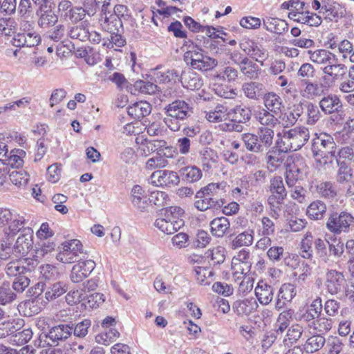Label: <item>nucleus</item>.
<instances>
[{"instance_id": "09e8293b", "label": "nucleus", "mask_w": 354, "mask_h": 354, "mask_svg": "<svg viewBox=\"0 0 354 354\" xmlns=\"http://www.w3.org/2000/svg\"><path fill=\"white\" fill-rule=\"evenodd\" d=\"M333 323L331 319L322 317L320 315L313 322H311L308 328L320 334H324L328 333L331 329Z\"/></svg>"}, {"instance_id": "a18cd8bd", "label": "nucleus", "mask_w": 354, "mask_h": 354, "mask_svg": "<svg viewBox=\"0 0 354 354\" xmlns=\"http://www.w3.org/2000/svg\"><path fill=\"white\" fill-rule=\"evenodd\" d=\"M251 264L238 262L232 259V271L235 281H241L240 286L243 284L245 277L250 272Z\"/></svg>"}, {"instance_id": "5701e85b", "label": "nucleus", "mask_w": 354, "mask_h": 354, "mask_svg": "<svg viewBox=\"0 0 354 354\" xmlns=\"http://www.w3.org/2000/svg\"><path fill=\"white\" fill-rule=\"evenodd\" d=\"M296 295V290L291 283L283 284L278 292L274 308L277 310L283 308Z\"/></svg>"}, {"instance_id": "a19ab883", "label": "nucleus", "mask_w": 354, "mask_h": 354, "mask_svg": "<svg viewBox=\"0 0 354 354\" xmlns=\"http://www.w3.org/2000/svg\"><path fill=\"white\" fill-rule=\"evenodd\" d=\"M128 114L132 118L140 120L151 113V106L146 102H139L128 107Z\"/></svg>"}, {"instance_id": "603ef678", "label": "nucleus", "mask_w": 354, "mask_h": 354, "mask_svg": "<svg viewBox=\"0 0 354 354\" xmlns=\"http://www.w3.org/2000/svg\"><path fill=\"white\" fill-rule=\"evenodd\" d=\"M17 23L13 17L0 19V35L7 37L14 36L16 33Z\"/></svg>"}, {"instance_id": "f03ea898", "label": "nucleus", "mask_w": 354, "mask_h": 354, "mask_svg": "<svg viewBox=\"0 0 354 354\" xmlns=\"http://www.w3.org/2000/svg\"><path fill=\"white\" fill-rule=\"evenodd\" d=\"M310 138L309 131L306 127H301L283 131L277 134L275 145L281 151L288 152L301 149Z\"/></svg>"}, {"instance_id": "4d7b16f0", "label": "nucleus", "mask_w": 354, "mask_h": 354, "mask_svg": "<svg viewBox=\"0 0 354 354\" xmlns=\"http://www.w3.org/2000/svg\"><path fill=\"white\" fill-rule=\"evenodd\" d=\"M241 137L247 150L255 153H261L257 134L247 133L242 134Z\"/></svg>"}, {"instance_id": "f3484780", "label": "nucleus", "mask_w": 354, "mask_h": 354, "mask_svg": "<svg viewBox=\"0 0 354 354\" xmlns=\"http://www.w3.org/2000/svg\"><path fill=\"white\" fill-rule=\"evenodd\" d=\"M131 201L133 207L138 211L148 212L150 207L149 196L140 185H134L131 192Z\"/></svg>"}, {"instance_id": "13d9d810", "label": "nucleus", "mask_w": 354, "mask_h": 354, "mask_svg": "<svg viewBox=\"0 0 354 354\" xmlns=\"http://www.w3.org/2000/svg\"><path fill=\"white\" fill-rule=\"evenodd\" d=\"M67 290L66 284L64 282L58 281L50 284L45 292V298L48 301L55 299L64 295Z\"/></svg>"}, {"instance_id": "2f4dec72", "label": "nucleus", "mask_w": 354, "mask_h": 354, "mask_svg": "<svg viewBox=\"0 0 354 354\" xmlns=\"http://www.w3.org/2000/svg\"><path fill=\"white\" fill-rule=\"evenodd\" d=\"M290 15H292L290 19L302 24H306L309 26L317 27L321 25L322 22L320 16L309 11H305L303 14Z\"/></svg>"}, {"instance_id": "79ce46f5", "label": "nucleus", "mask_w": 354, "mask_h": 354, "mask_svg": "<svg viewBox=\"0 0 354 354\" xmlns=\"http://www.w3.org/2000/svg\"><path fill=\"white\" fill-rule=\"evenodd\" d=\"M228 117L232 118V122H247L250 119L251 111L245 106L236 105L228 109Z\"/></svg>"}, {"instance_id": "aec40b11", "label": "nucleus", "mask_w": 354, "mask_h": 354, "mask_svg": "<svg viewBox=\"0 0 354 354\" xmlns=\"http://www.w3.org/2000/svg\"><path fill=\"white\" fill-rule=\"evenodd\" d=\"M154 225L162 232L167 234H171L180 230L184 225L183 220H172L166 218V215L161 213L160 216L156 218Z\"/></svg>"}, {"instance_id": "de8ad7c7", "label": "nucleus", "mask_w": 354, "mask_h": 354, "mask_svg": "<svg viewBox=\"0 0 354 354\" xmlns=\"http://www.w3.org/2000/svg\"><path fill=\"white\" fill-rule=\"evenodd\" d=\"M245 62L239 67V70L243 75L251 80H257L261 74V68L253 61L245 59Z\"/></svg>"}, {"instance_id": "bb28decb", "label": "nucleus", "mask_w": 354, "mask_h": 354, "mask_svg": "<svg viewBox=\"0 0 354 354\" xmlns=\"http://www.w3.org/2000/svg\"><path fill=\"white\" fill-rule=\"evenodd\" d=\"M263 26L268 32L277 35H281L288 30V24L285 20L271 17L263 18Z\"/></svg>"}, {"instance_id": "423d86ee", "label": "nucleus", "mask_w": 354, "mask_h": 354, "mask_svg": "<svg viewBox=\"0 0 354 354\" xmlns=\"http://www.w3.org/2000/svg\"><path fill=\"white\" fill-rule=\"evenodd\" d=\"M354 224V216L346 211H330L326 223V227L333 234L347 233Z\"/></svg>"}, {"instance_id": "680f3d73", "label": "nucleus", "mask_w": 354, "mask_h": 354, "mask_svg": "<svg viewBox=\"0 0 354 354\" xmlns=\"http://www.w3.org/2000/svg\"><path fill=\"white\" fill-rule=\"evenodd\" d=\"M25 153L23 150L18 149L17 151H11L8 154V157H6V159L3 160L4 161L3 165L7 167H11L12 168L16 167L18 168L22 166L24 160L21 158V156Z\"/></svg>"}, {"instance_id": "473e14b6", "label": "nucleus", "mask_w": 354, "mask_h": 354, "mask_svg": "<svg viewBox=\"0 0 354 354\" xmlns=\"http://www.w3.org/2000/svg\"><path fill=\"white\" fill-rule=\"evenodd\" d=\"M180 78L183 87L189 90H198L203 84L200 75L193 71L183 72Z\"/></svg>"}, {"instance_id": "774afa93", "label": "nucleus", "mask_w": 354, "mask_h": 354, "mask_svg": "<svg viewBox=\"0 0 354 354\" xmlns=\"http://www.w3.org/2000/svg\"><path fill=\"white\" fill-rule=\"evenodd\" d=\"M317 191L321 196L328 199L333 198L337 195L335 186L330 181L321 183L317 185Z\"/></svg>"}, {"instance_id": "bf43d9fd", "label": "nucleus", "mask_w": 354, "mask_h": 354, "mask_svg": "<svg viewBox=\"0 0 354 354\" xmlns=\"http://www.w3.org/2000/svg\"><path fill=\"white\" fill-rule=\"evenodd\" d=\"M253 234L252 230L245 231L239 234L232 242V248L236 249L243 246L251 245L254 239Z\"/></svg>"}, {"instance_id": "b1692460", "label": "nucleus", "mask_w": 354, "mask_h": 354, "mask_svg": "<svg viewBox=\"0 0 354 354\" xmlns=\"http://www.w3.org/2000/svg\"><path fill=\"white\" fill-rule=\"evenodd\" d=\"M228 187L227 183L224 181L217 183H209L199 190V195L203 196L205 193L213 198H220L222 199L223 201H225L224 196L226 194Z\"/></svg>"}, {"instance_id": "c756f323", "label": "nucleus", "mask_w": 354, "mask_h": 354, "mask_svg": "<svg viewBox=\"0 0 354 354\" xmlns=\"http://www.w3.org/2000/svg\"><path fill=\"white\" fill-rule=\"evenodd\" d=\"M140 150L142 151V154L148 156L149 153L155 152H163V149H171L167 147L166 141L163 140H148L145 139L142 140L140 145Z\"/></svg>"}, {"instance_id": "7c9ffc66", "label": "nucleus", "mask_w": 354, "mask_h": 354, "mask_svg": "<svg viewBox=\"0 0 354 354\" xmlns=\"http://www.w3.org/2000/svg\"><path fill=\"white\" fill-rule=\"evenodd\" d=\"M257 134L258 136L261 153L268 151L274 143V130L270 127H260Z\"/></svg>"}, {"instance_id": "f8f14e48", "label": "nucleus", "mask_w": 354, "mask_h": 354, "mask_svg": "<svg viewBox=\"0 0 354 354\" xmlns=\"http://www.w3.org/2000/svg\"><path fill=\"white\" fill-rule=\"evenodd\" d=\"M241 48L251 58L263 66V62L268 57V50L254 41L247 40L240 44Z\"/></svg>"}, {"instance_id": "338daca9", "label": "nucleus", "mask_w": 354, "mask_h": 354, "mask_svg": "<svg viewBox=\"0 0 354 354\" xmlns=\"http://www.w3.org/2000/svg\"><path fill=\"white\" fill-rule=\"evenodd\" d=\"M91 326V321L89 319H84L75 324L71 325L73 326L74 336L78 338H84L88 335Z\"/></svg>"}, {"instance_id": "39448f33", "label": "nucleus", "mask_w": 354, "mask_h": 354, "mask_svg": "<svg viewBox=\"0 0 354 354\" xmlns=\"http://www.w3.org/2000/svg\"><path fill=\"white\" fill-rule=\"evenodd\" d=\"M188 50L184 54V60L187 65L194 69L208 71L214 68L218 64V61L203 54V50L196 45L189 46Z\"/></svg>"}, {"instance_id": "4c0bfd02", "label": "nucleus", "mask_w": 354, "mask_h": 354, "mask_svg": "<svg viewBox=\"0 0 354 354\" xmlns=\"http://www.w3.org/2000/svg\"><path fill=\"white\" fill-rule=\"evenodd\" d=\"M304 106L306 110L304 118L306 124L308 125L315 124L322 117L319 106L310 101H306Z\"/></svg>"}, {"instance_id": "6e6d98bb", "label": "nucleus", "mask_w": 354, "mask_h": 354, "mask_svg": "<svg viewBox=\"0 0 354 354\" xmlns=\"http://www.w3.org/2000/svg\"><path fill=\"white\" fill-rule=\"evenodd\" d=\"M180 174L183 180L188 183H195L202 177V172L196 166L185 167L180 169Z\"/></svg>"}, {"instance_id": "9b49d317", "label": "nucleus", "mask_w": 354, "mask_h": 354, "mask_svg": "<svg viewBox=\"0 0 354 354\" xmlns=\"http://www.w3.org/2000/svg\"><path fill=\"white\" fill-rule=\"evenodd\" d=\"M151 183L158 187H172L177 185L180 178L176 172L169 170H157L150 177Z\"/></svg>"}, {"instance_id": "0e129e2a", "label": "nucleus", "mask_w": 354, "mask_h": 354, "mask_svg": "<svg viewBox=\"0 0 354 354\" xmlns=\"http://www.w3.org/2000/svg\"><path fill=\"white\" fill-rule=\"evenodd\" d=\"M119 332L113 328L106 329L104 333H102L95 337V341L98 344L104 345H109L113 342L115 341L119 337Z\"/></svg>"}, {"instance_id": "052dcab7", "label": "nucleus", "mask_w": 354, "mask_h": 354, "mask_svg": "<svg viewBox=\"0 0 354 354\" xmlns=\"http://www.w3.org/2000/svg\"><path fill=\"white\" fill-rule=\"evenodd\" d=\"M277 197H271L268 196V204L269 205L270 210V216L277 220L279 218L281 211H282V205L283 203L284 199L283 198Z\"/></svg>"}, {"instance_id": "a211bd4d", "label": "nucleus", "mask_w": 354, "mask_h": 354, "mask_svg": "<svg viewBox=\"0 0 354 354\" xmlns=\"http://www.w3.org/2000/svg\"><path fill=\"white\" fill-rule=\"evenodd\" d=\"M35 15L37 18V26L43 29L54 26L58 21V16L53 10L50 6L46 8L36 9Z\"/></svg>"}, {"instance_id": "69168bd1", "label": "nucleus", "mask_w": 354, "mask_h": 354, "mask_svg": "<svg viewBox=\"0 0 354 354\" xmlns=\"http://www.w3.org/2000/svg\"><path fill=\"white\" fill-rule=\"evenodd\" d=\"M9 177L12 183L19 188L25 187L29 180V175L24 171H12Z\"/></svg>"}, {"instance_id": "c85d7f7f", "label": "nucleus", "mask_w": 354, "mask_h": 354, "mask_svg": "<svg viewBox=\"0 0 354 354\" xmlns=\"http://www.w3.org/2000/svg\"><path fill=\"white\" fill-rule=\"evenodd\" d=\"M258 304L253 298L237 300L233 304L232 308L238 315H249L258 308Z\"/></svg>"}, {"instance_id": "9d476101", "label": "nucleus", "mask_w": 354, "mask_h": 354, "mask_svg": "<svg viewBox=\"0 0 354 354\" xmlns=\"http://www.w3.org/2000/svg\"><path fill=\"white\" fill-rule=\"evenodd\" d=\"M329 87L330 85L317 81L301 80L299 94L304 99L313 100L324 95Z\"/></svg>"}, {"instance_id": "ddd939ff", "label": "nucleus", "mask_w": 354, "mask_h": 354, "mask_svg": "<svg viewBox=\"0 0 354 354\" xmlns=\"http://www.w3.org/2000/svg\"><path fill=\"white\" fill-rule=\"evenodd\" d=\"M95 268V263L93 260L78 261L75 264L71 271L70 279L73 283H80L87 278Z\"/></svg>"}, {"instance_id": "393cba45", "label": "nucleus", "mask_w": 354, "mask_h": 354, "mask_svg": "<svg viewBox=\"0 0 354 354\" xmlns=\"http://www.w3.org/2000/svg\"><path fill=\"white\" fill-rule=\"evenodd\" d=\"M263 105L266 110L279 115L283 108L282 98L277 93L271 91L264 93L263 97Z\"/></svg>"}, {"instance_id": "f257e3e1", "label": "nucleus", "mask_w": 354, "mask_h": 354, "mask_svg": "<svg viewBox=\"0 0 354 354\" xmlns=\"http://www.w3.org/2000/svg\"><path fill=\"white\" fill-rule=\"evenodd\" d=\"M163 122L172 131L180 130L182 123L193 114V107L183 100H176L164 109Z\"/></svg>"}, {"instance_id": "4be33fe9", "label": "nucleus", "mask_w": 354, "mask_h": 354, "mask_svg": "<svg viewBox=\"0 0 354 354\" xmlns=\"http://www.w3.org/2000/svg\"><path fill=\"white\" fill-rule=\"evenodd\" d=\"M197 200L194 203V207L199 211L204 212L209 209H219L226 203L220 198H213L204 193V195H199V191L196 194Z\"/></svg>"}, {"instance_id": "c9c22d12", "label": "nucleus", "mask_w": 354, "mask_h": 354, "mask_svg": "<svg viewBox=\"0 0 354 354\" xmlns=\"http://www.w3.org/2000/svg\"><path fill=\"white\" fill-rule=\"evenodd\" d=\"M304 328L299 324H293L290 326L284 335L282 342L285 346H290L296 343L302 336Z\"/></svg>"}, {"instance_id": "5fc2aeb1", "label": "nucleus", "mask_w": 354, "mask_h": 354, "mask_svg": "<svg viewBox=\"0 0 354 354\" xmlns=\"http://www.w3.org/2000/svg\"><path fill=\"white\" fill-rule=\"evenodd\" d=\"M326 212V205L321 201H316L308 207L307 214L310 218L319 220L324 218Z\"/></svg>"}, {"instance_id": "3c124183", "label": "nucleus", "mask_w": 354, "mask_h": 354, "mask_svg": "<svg viewBox=\"0 0 354 354\" xmlns=\"http://www.w3.org/2000/svg\"><path fill=\"white\" fill-rule=\"evenodd\" d=\"M322 13L326 15V19L332 20L339 15H342V7L333 0H324Z\"/></svg>"}, {"instance_id": "c03bdc74", "label": "nucleus", "mask_w": 354, "mask_h": 354, "mask_svg": "<svg viewBox=\"0 0 354 354\" xmlns=\"http://www.w3.org/2000/svg\"><path fill=\"white\" fill-rule=\"evenodd\" d=\"M309 53L310 59L318 64H325L326 66L331 64L332 60L335 59V55L324 49L317 50L313 52L309 51Z\"/></svg>"}, {"instance_id": "7ed1b4c3", "label": "nucleus", "mask_w": 354, "mask_h": 354, "mask_svg": "<svg viewBox=\"0 0 354 354\" xmlns=\"http://www.w3.org/2000/svg\"><path fill=\"white\" fill-rule=\"evenodd\" d=\"M313 245L315 246L317 257L325 263L328 262V255L326 241L321 238L314 239L312 233L308 232L299 245V254L304 259H312L313 257Z\"/></svg>"}, {"instance_id": "58836bf2", "label": "nucleus", "mask_w": 354, "mask_h": 354, "mask_svg": "<svg viewBox=\"0 0 354 354\" xmlns=\"http://www.w3.org/2000/svg\"><path fill=\"white\" fill-rule=\"evenodd\" d=\"M205 112V118L210 122H220L228 117V108L221 104H218L212 110Z\"/></svg>"}, {"instance_id": "f704fd0d", "label": "nucleus", "mask_w": 354, "mask_h": 354, "mask_svg": "<svg viewBox=\"0 0 354 354\" xmlns=\"http://www.w3.org/2000/svg\"><path fill=\"white\" fill-rule=\"evenodd\" d=\"M5 271L8 276L16 278L30 274L32 271V266L26 267L20 261H10L6 265Z\"/></svg>"}, {"instance_id": "a878e982", "label": "nucleus", "mask_w": 354, "mask_h": 354, "mask_svg": "<svg viewBox=\"0 0 354 354\" xmlns=\"http://www.w3.org/2000/svg\"><path fill=\"white\" fill-rule=\"evenodd\" d=\"M255 295L262 305L269 304L273 299L274 288L263 281H260L254 290Z\"/></svg>"}, {"instance_id": "6ab92c4d", "label": "nucleus", "mask_w": 354, "mask_h": 354, "mask_svg": "<svg viewBox=\"0 0 354 354\" xmlns=\"http://www.w3.org/2000/svg\"><path fill=\"white\" fill-rule=\"evenodd\" d=\"M319 107L326 115L339 113L342 111V103L339 97L335 94L324 96L319 102Z\"/></svg>"}, {"instance_id": "e2e57ef3", "label": "nucleus", "mask_w": 354, "mask_h": 354, "mask_svg": "<svg viewBox=\"0 0 354 354\" xmlns=\"http://www.w3.org/2000/svg\"><path fill=\"white\" fill-rule=\"evenodd\" d=\"M300 169L295 164L288 165L285 174L286 183L289 187H294L300 178Z\"/></svg>"}, {"instance_id": "0eeeda50", "label": "nucleus", "mask_w": 354, "mask_h": 354, "mask_svg": "<svg viewBox=\"0 0 354 354\" xmlns=\"http://www.w3.org/2000/svg\"><path fill=\"white\" fill-rule=\"evenodd\" d=\"M336 144L333 138L327 133H322L313 140L312 152L315 157L320 156L326 163L328 156L335 155Z\"/></svg>"}, {"instance_id": "37998d69", "label": "nucleus", "mask_w": 354, "mask_h": 354, "mask_svg": "<svg viewBox=\"0 0 354 354\" xmlns=\"http://www.w3.org/2000/svg\"><path fill=\"white\" fill-rule=\"evenodd\" d=\"M328 65L325 66L322 68V71L324 74L332 77L333 82L339 80L345 75L347 71V67L343 64H336L333 62Z\"/></svg>"}, {"instance_id": "cd10ccee", "label": "nucleus", "mask_w": 354, "mask_h": 354, "mask_svg": "<svg viewBox=\"0 0 354 354\" xmlns=\"http://www.w3.org/2000/svg\"><path fill=\"white\" fill-rule=\"evenodd\" d=\"M242 91L248 98L259 100L265 93V86L261 82H249L243 84Z\"/></svg>"}, {"instance_id": "72a5a7b5", "label": "nucleus", "mask_w": 354, "mask_h": 354, "mask_svg": "<svg viewBox=\"0 0 354 354\" xmlns=\"http://www.w3.org/2000/svg\"><path fill=\"white\" fill-rule=\"evenodd\" d=\"M277 115H278L276 113L262 109L255 113L254 118L263 126L262 127H270L272 129L279 123Z\"/></svg>"}, {"instance_id": "1a4fd4ad", "label": "nucleus", "mask_w": 354, "mask_h": 354, "mask_svg": "<svg viewBox=\"0 0 354 354\" xmlns=\"http://www.w3.org/2000/svg\"><path fill=\"white\" fill-rule=\"evenodd\" d=\"M62 250L56 259L64 263H73L80 261V254L83 253L82 244L79 240L73 239L63 243Z\"/></svg>"}, {"instance_id": "ea45409f", "label": "nucleus", "mask_w": 354, "mask_h": 354, "mask_svg": "<svg viewBox=\"0 0 354 354\" xmlns=\"http://www.w3.org/2000/svg\"><path fill=\"white\" fill-rule=\"evenodd\" d=\"M269 191L271 197L286 198L287 192L284 187L283 178L280 176H276L270 178Z\"/></svg>"}, {"instance_id": "20e7f679", "label": "nucleus", "mask_w": 354, "mask_h": 354, "mask_svg": "<svg viewBox=\"0 0 354 354\" xmlns=\"http://www.w3.org/2000/svg\"><path fill=\"white\" fill-rule=\"evenodd\" d=\"M73 333V326L69 324H59L52 327L48 333H41L35 341V346L44 348L56 346L66 341Z\"/></svg>"}, {"instance_id": "864d4df0", "label": "nucleus", "mask_w": 354, "mask_h": 354, "mask_svg": "<svg viewBox=\"0 0 354 354\" xmlns=\"http://www.w3.org/2000/svg\"><path fill=\"white\" fill-rule=\"evenodd\" d=\"M336 180L339 184L348 183L353 178V170L344 161H337Z\"/></svg>"}, {"instance_id": "dca6fc26", "label": "nucleus", "mask_w": 354, "mask_h": 354, "mask_svg": "<svg viewBox=\"0 0 354 354\" xmlns=\"http://www.w3.org/2000/svg\"><path fill=\"white\" fill-rule=\"evenodd\" d=\"M19 232L21 234L14 245V252L17 254L24 255L28 254L32 247L33 231L30 227H24L23 226Z\"/></svg>"}, {"instance_id": "2eb2a0df", "label": "nucleus", "mask_w": 354, "mask_h": 354, "mask_svg": "<svg viewBox=\"0 0 354 354\" xmlns=\"http://www.w3.org/2000/svg\"><path fill=\"white\" fill-rule=\"evenodd\" d=\"M11 44L17 48L35 47L41 41L39 34L37 32H17L11 39Z\"/></svg>"}, {"instance_id": "e433bc0d", "label": "nucleus", "mask_w": 354, "mask_h": 354, "mask_svg": "<svg viewBox=\"0 0 354 354\" xmlns=\"http://www.w3.org/2000/svg\"><path fill=\"white\" fill-rule=\"evenodd\" d=\"M218 155L216 151L211 148H204L199 151V161L203 169L209 170L218 162Z\"/></svg>"}, {"instance_id": "8fccbe9b", "label": "nucleus", "mask_w": 354, "mask_h": 354, "mask_svg": "<svg viewBox=\"0 0 354 354\" xmlns=\"http://www.w3.org/2000/svg\"><path fill=\"white\" fill-rule=\"evenodd\" d=\"M325 343L326 339L322 335H314L306 339L304 348L307 353H314L320 350Z\"/></svg>"}, {"instance_id": "4468645a", "label": "nucleus", "mask_w": 354, "mask_h": 354, "mask_svg": "<svg viewBox=\"0 0 354 354\" xmlns=\"http://www.w3.org/2000/svg\"><path fill=\"white\" fill-rule=\"evenodd\" d=\"M345 281L344 275L341 272L329 270L326 273L324 285L328 292L332 295L341 291Z\"/></svg>"}, {"instance_id": "49530a36", "label": "nucleus", "mask_w": 354, "mask_h": 354, "mask_svg": "<svg viewBox=\"0 0 354 354\" xmlns=\"http://www.w3.org/2000/svg\"><path fill=\"white\" fill-rule=\"evenodd\" d=\"M230 222L225 217H218L210 223L211 231L213 235L223 237L230 228Z\"/></svg>"}, {"instance_id": "412c9836", "label": "nucleus", "mask_w": 354, "mask_h": 354, "mask_svg": "<svg viewBox=\"0 0 354 354\" xmlns=\"http://www.w3.org/2000/svg\"><path fill=\"white\" fill-rule=\"evenodd\" d=\"M286 153L284 151H281L279 148H277L276 146L267 151L266 162L270 171H275L283 165L286 158Z\"/></svg>"}, {"instance_id": "6e6552de", "label": "nucleus", "mask_w": 354, "mask_h": 354, "mask_svg": "<svg viewBox=\"0 0 354 354\" xmlns=\"http://www.w3.org/2000/svg\"><path fill=\"white\" fill-rule=\"evenodd\" d=\"M26 223L23 216L13 213L8 209H0V227L7 225L5 233L8 235L13 236L19 232Z\"/></svg>"}]
</instances>
